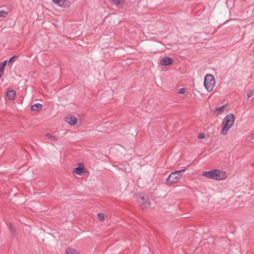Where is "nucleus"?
<instances>
[{"mask_svg": "<svg viewBox=\"0 0 254 254\" xmlns=\"http://www.w3.org/2000/svg\"><path fill=\"white\" fill-rule=\"evenodd\" d=\"M202 176L208 179L215 180H223L227 178L226 173L218 169H214L209 171H204L202 173Z\"/></svg>", "mask_w": 254, "mask_h": 254, "instance_id": "1", "label": "nucleus"}, {"mask_svg": "<svg viewBox=\"0 0 254 254\" xmlns=\"http://www.w3.org/2000/svg\"><path fill=\"white\" fill-rule=\"evenodd\" d=\"M235 116L232 113H230L225 117L223 122V127L221 130V133L223 135L227 134L228 130L233 126Z\"/></svg>", "mask_w": 254, "mask_h": 254, "instance_id": "2", "label": "nucleus"}, {"mask_svg": "<svg viewBox=\"0 0 254 254\" xmlns=\"http://www.w3.org/2000/svg\"><path fill=\"white\" fill-rule=\"evenodd\" d=\"M203 83L207 91H212L215 84V80L214 76L211 74H207L204 78Z\"/></svg>", "mask_w": 254, "mask_h": 254, "instance_id": "3", "label": "nucleus"}, {"mask_svg": "<svg viewBox=\"0 0 254 254\" xmlns=\"http://www.w3.org/2000/svg\"><path fill=\"white\" fill-rule=\"evenodd\" d=\"M182 177V175L178 174L176 171L171 173L166 179V184L171 185L178 182Z\"/></svg>", "mask_w": 254, "mask_h": 254, "instance_id": "4", "label": "nucleus"}, {"mask_svg": "<svg viewBox=\"0 0 254 254\" xmlns=\"http://www.w3.org/2000/svg\"><path fill=\"white\" fill-rule=\"evenodd\" d=\"M137 201L139 203H140L143 209L146 208L150 205L149 202H148V198L146 196L139 195Z\"/></svg>", "mask_w": 254, "mask_h": 254, "instance_id": "5", "label": "nucleus"}, {"mask_svg": "<svg viewBox=\"0 0 254 254\" xmlns=\"http://www.w3.org/2000/svg\"><path fill=\"white\" fill-rule=\"evenodd\" d=\"M53 2L57 5L62 7H68L70 5V2L68 0H53Z\"/></svg>", "mask_w": 254, "mask_h": 254, "instance_id": "6", "label": "nucleus"}, {"mask_svg": "<svg viewBox=\"0 0 254 254\" xmlns=\"http://www.w3.org/2000/svg\"><path fill=\"white\" fill-rule=\"evenodd\" d=\"M173 62L172 58L168 57H165L161 59L160 64L164 66H167L171 64Z\"/></svg>", "mask_w": 254, "mask_h": 254, "instance_id": "7", "label": "nucleus"}, {"mask_svg": "<svg viewBox=\"0 0 254 254\" xmlns=\"http://www.w3.org/2000/svg\"><path fill=\"white\" fill-rule=\"evenodd\" d=\"M65 122L70 125H75L77 123V119L75 117H67L65 118Z\"/></svg>", "mask_w": 254, "mask_h": 254, "instance_id": "8", "label": "nucleus"}, {"mask_svg": "<svg viewBox=\"0 0 254 254\" xmlns=\"http://www.w3.org/2000/svg\"><path fill=\"white\" fill-rule=\"evenodd\" d=\"M227 105V104L224 105L223 106H222L220 107L216 108L214 111L215 113L217 114V115H220L222 114L224 112V109L226 107Z\"/></svg>", "mask_w": 254, "mask_h": 254, "instance_id": "9", "label": "nucleus"}, {"mask_svg": "<svg viewBox=\"0 0 254 254\" xmlns=\"http://www.w3.org/2000/svg\"><path fill=\"white\" fill-rule=\"evenodd\" d=\"M6 96L9 100H12L14 99L15 96V92L13 90H8L6 92Z\"/></svg>", "mask_w": 254, "mask_h": 254, "instance_id": "10", "label": "nucleus"}, {"mask_svg": "<svg viewBox=\"0 0 254 254\" xmlns=\"http://www.w3.org/2000/svg\"><path fill=\"white\" fill-rule=\"evenodd\" d=\"M84 167H77L73 169V173L78 174V175H81L82 173L83 172Z\"/></svg>", "mask_w": 254, "mask_h": 254, "instance_id": "11", "label": "nucleus"}, {"mask_svg": "<svg viewBox=\"0 0 254 254\" xmlns=\"http://www.w3.org/2000/svg\"><path fill=\"white\" fill-rule=\"evenodd\" d=\"M42 107V104L40 103H36L31 106V110L34 111H37L41 109Z\"/></svg>", "mask_w": 254, "mask_h": 254, "instance_id": "12", "label": "nucleus"}, {"mask_svg": "<svg viewBox=\"0 0 254 254\" xmlns=\"http://www.w3.org/2000/svg\"><path fill=\"white\" fill-rule=\"evenodd\" d=\"M67 254H79L75 250L68 248L66 250Z\"/></svg>", "mask_w": 254, "mask_h": 254, "instance_id": "13", "label": "nucleus"}, {"mask_svg": "<svg viewBox=\"0 0 254 254\" xmlns=\"http://www.w3.org/2000/svg\"><path fill=\"white\" fill-rule=\"evenodd\" d=\"M113 3L117 6L122 5L124 3L123 0H112Z\"/></svg>", "mask_w": 254, "mask_h": 254, "instance_id": "14", "label": "nucleus"}, {"mask_svg": "<svg viewBox=\"0 0 254 254\" xmlns=\"http://www.w3.org/2000/svg\"><path fill=\"white\" fill-rule=\"evenodd\" d=\"M9 228H10L11 233L12 234V235L13 236H16V231H15V229L13 227V226L11 224H10V225H9Z\"/></svg>", "mask_w": 254, "mask_h": 254, "instance_id": "15", "label": "nucleus"}, {"mask_svg": "<svg viewBox=\"0 0 254 254\" xmlns=\"http://www.w3.org/2000/svg\"><path fill=\"white\" fill-rule=\"evenodd\" d=\"M7 15V12L4 10H0V16L2 17H5Z\"/></svg>", "mask_w": 254, "mask_h": 254, "instance_id": "16", "label": "nucleus"}, {"mask_svg": "<svg viewBox=\"0 0 254 254\" xmlns=\"http://www.w3.org/2000/svg\"><path fill=\"white\" fill-rule=\"evenodd\" d=\"M97 217L100 221H103L104 220V214L102 213H98Z\"/></svg>", "mask_w": 254, "mask_h": 254, "instance_id": "17", "label": "nucleus"}, {"mask_svg": "<svg viewBox=\"0 0 254 254\" xmlns=\"http://www.w3.org/2000/svg\"><path fill=\"white\" fill-rule=\"evenodd\" d=\"M205 138V134L203 132L200 133L198 136V138L200 139H204Z\"/></svg>", "mask_w": 254, "mask_h": 254, "instance_id": "18", "label": "nucleus"}, {"mask_svg": "<svg viewBox=\"0 0 254 254\" xmlns=\"http://www.w3.org/2000/svg\"><path fill=\"white\" fill-rule=\"evenodd\" d=\"M7 62H8L7 61H4L3 62L0 63V67H2V68L4 69V68Z\"/></svg>", "mask_w": 254, "mask_h": 254, "instance_id": "19", "label": "nucleus"}, {"mask_svg": "<svg viewBox=\"0 0 254 254\" xmlns=\"http://www.w3.org/2000/svg\"><path fill=\"white\" fill-rule=\"evenodd\" d=\"M179 94H184L186 92V89L185 88H181L178 91Z\"/></svg>", "mask_w": 254, "mask_h": 254, "instance_id": "20", "label": "nucleus"}, {"mask_svg": "<svg viewBox=\"0 0 254 254\" xmlns=\"http://www.w3.org/2000/svg\"><path fill=\"white\" fill-rule=\"evenodd\" d=\"M46 136L48 137L49 138L51 139L52 140H56L55 137L50 134V133H47L46 134Z\"/></svg>", "mask_w": 254, "mask_h": 254, "instance_id": "21", "label": "nucleus"}, {"mask_svg": "<svg viewBox=\"0 0 254 254\" xmlns=\"http://www.w3.org/2000/svg\"><path fill=\"white\" fill-rule=\"evenodd\" d=\"M253 95V92L252 90H250L248 93H247V97L248 98H249L251 97Z\"/></svg>", "mask_w": 254, "mask_h": 254, "instance_id": "22", "label": "nucleus"}, {"mask_svg": "<svg viewBox=\"0 0 254 254\" xmlns=\"http://www.w3.org/2000/svg\"><path fill=\"white\" fill-rule=\"evenodd\" d=\"M4 73V69L2 67H0V78L2 77Z\"/></svg>", "mask_w": 254, "mask_h": 254, "instance_id": "23", "label": "nucleus"}, {"mask_svg": "<svg viewBox=\"0 0 254 254\" xmlns=\"http://www.w3.org/2000/svg\"><path fill=\"white\" fill-rule=\"evenodd\" d=\"M186 171V169H182V170H177V171H176V172L178 174H180L181 173H184L185 172V171Z\"/></svg>", "mask_w": 254, "mask_h": 254, "instance_id": "24", "label": "nucleus"}, {"mask_svg": "<svg viewBox=\"0 0 254 254\" xmlns=\"http://www.w3.org/2000/svg\"><path fill=\"white\" fill-rule=\"evenodd\" d=\"M186 171V169H182V170H177V171H176V172L178 174H180L181 173H184L185 172V171Z\"/></svg>", "mask_w": 254, "mask_h": 254, "instance_id": "25", "label": "nucleus"}, {"mask_svg": "<svg viewBox=\"0 0 254 254\" xmlns=\"http://www.w3.org/2000/svg\"><path fill=\"white\" fill-rule=\"evenodd\" d=\"M17 57L16 56H13V57H12L11 58H10L9 60L8 61V63H10L12 62L13 60L14 59V58H16Z\"/></svg>", "mask_w": 254, "mask_h": 254, "instance_id": "26", "label": "nucleus"}, {"mask_svg": "<svg viewBox=\"0 0 254 254\" xmlns=\"http://www.w3.org/2000/svg\"><path fill=\"white\" fill-rule=\"evenodd\" d=\"M252 138L254 139V134L253 135Z\"/></svg>", "mask_w": 254, "mask_h": 254, "instance_id": "27", "label": "nucleus"}]
</instances>
